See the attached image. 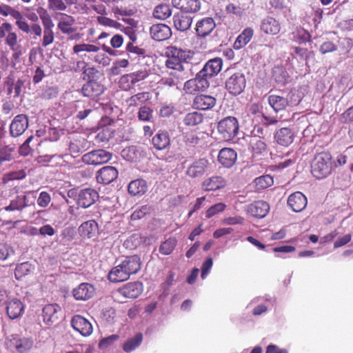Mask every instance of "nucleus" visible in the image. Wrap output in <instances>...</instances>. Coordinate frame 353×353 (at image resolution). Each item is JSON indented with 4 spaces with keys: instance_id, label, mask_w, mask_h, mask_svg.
<instances>
[{
    "instance_id": "864d4df0",
    "label": "nucleus",
    "mask_w": 353,
    "mask_h": 353,
    "mask_svg": "<svg viewBox=\"0 0 353 353\" xmlns=\"http://www.w3.org/2000/svg\"><path fill=\"white\" fill-rule=\"evenodd\" d=\"M250 146L255 154H261L266 151V144L259 138H254L250 141Z\"/></svg>"
},
{
    "instance_id": "9b49d317",
    "label": "nucleus",
    "mask_w": 353,
    "mask_h": 353,
    "mask_svg": "<svg viewBox=\"0 0 353 353\" xmlns=\"http://www.w3.org/2000/svg\"><path fill=\"white\" fill-rule=\"evenodd\" d=\"M269 105L272 109L278 112L285 110L288 106L296 104V101H293L292 94H289L287 97H283L276 94H270L268 99Z\"/></svg>"
},
{
    "instance_id": "ddd939ff",
    "label": "nucleus",
    "mask_w": 353,
    "mask_h": 353,
    "mask_svg": "<svg viewBox=\"0 0 353 353\" xmlns=\"http://www.w3.org/2000/svg\"><path fill=\"white\" fill-rule=\"evenodd\" d=\"M209 161L205 158L194 161L190 164L186 170V174L191 178L202 176L207 171Z\"/></svg>"
},
{
    "instance_id": "e433bc0d",
    "label": "nucleus",
    "mask_w": 353,
    "mask_h": 353,
    "mask_svg": "<svg viewBox=\"0 0 353 353\" xmlns=\"http://www.w3.org/2000/svg\"><path fill=\"white\" fill-rule=\"evenodd\" d=\"M152 145L158 150L167 148L170 143V139L168 132L159 131L152 138Z\"/></svg>"
},
{
    "instance_id": "f8f14e48",
    "label": "nucleus",
    "mask_w": 353,
    "mask_h": 353,
    "mask_svg": "<svg viewBox=\"0 0 353 353\" xmlns=\"http://www.w3.org/2000/svg\"><path fill=\"white\" fill-rule=\"evenodd\" d=\"M148 74L147 70L143 69L124 75L120 80L121 86L124 90H129L137 83L147 78Z\"/></svg>"
},
{
    "instance_id": "774afa93",
    "label": "nucleus",
    "mask_w": 353,
    "mask_h": 353,
    "mask_svg": "<svg viewBox=\"0 0 353 353\" xmlns=\"http://www.w3.org/2000/svg\"><path fill=\"white\" fill-rule=\"evenodd\" d=\"M183 89L190 94L200 91L194 78L187 81L183 85Z\"/></svg>"
},
{
    "instance_id": "f257e3e1",
    "label": "nucleus",
    "mask_w": 353,
    "mask_h": 353,
    "mask_svg": "<svg viewBox=\"0 0 353 353\" xmlns=\"http://www.w3.org/2000/svg\"><path fill=\"white\" fill-rule=\"evenodd\" d=\"M141 262L137 255L125 257L120 263L112 268L108 279L113 283L123 282L131 275L137 274L141 269Z\"/></svg>"
},
{
    "instance_id": "412c9836",
    "label": "nucleus",
    "mask_w": 353,
    "mask_h": 353,
    "mask_svg": "<svg viewBox=\"0 0 353 353\" xmlns=\"http://www.w3.org/2000/svg\"><path fill=\"white\" fill-rule=\"evenodd\" d=\"M94 293V287L88 283H82L72 290L73 296L78 301L88 300Z\"/></svg>"
},
{
    "instance_id": "e2e57ef3",
    "label": "nucleus",
    "mask_w": 353,
    "mask_h": 353,
    "mask_svg": "<svg viewBox=\"0 0 353 353\" xmlns=\"http://www.w3.org/2000/svg\"><path fill=\"white\" fill-rule=\"evenodd\" d=\"M151 211V207L148 205H142L140 208L136 209L131 215V218L133 220L140 219L149 214Z\"/></svg>"
},
{
    "instance_id": "13d9d810",
    "label": "nucleus",
    "mask_w": 353,
    "mask_h": 353,
    "mask_svg": "<svg viewBox=\"0 0 353 353\" xmlns=\"http://www.w3.org/2000/svg\"><path fill=\"white\" fill-rule=\"evenodd\" d=\"M226 208V205L223 203H216L210 207L205 212V217L210 219L214 215L223 212Z\"/></svg>"
},
{
    "instance_id": "603ef678",
    "label": "nucleus",
    "mask_w": 353,
    "mask_h": 353,
    "mask_svg": "<svg viewBox=\"0 0 353 353\" xmlns=\"http://www.w3.org/2000/svg\"><path fill=\"white\" fill-rule=\"evenodd\" d=\"M14 148L10 146H4L0 149V165L5 162L11 161L14 157Z\"/></svg>"
},
{
    "instance_id": "6e6552de",
    "label": "nucleus",
    "mask_w": 353,
    "mask_h": 353,
    "mask_svg": "<svg viewBox=\"0 0 353 353\" xmlns=\"http://www.w3.org/2000/svg\"><path fill=\"white\" fill-rule=\"evenodd\" d=\"M245 85V77L241 71L232 74L225 82V89L232 95L240 94L244 90Z\"/></svg>"
},
{
    "instance_id": "4468645a",
    "label": "nucleus",
    "mask_w": 353,
    "mask_h": 353,
    "mask_svg": "<svg viewBox=\"0 0 353 353\" xmlns=\"http://www.w3.org/2000/svg\"><path fill=\"white\" fill-rule=\"evenodd\" d=\"M71 325L74 330L79 332L82 336H90L93 331L90 322L81 315L74 316L70 321Z\"/></svg>"
},
{
    "instance_id": "cd10ccee",
    "label": "nucleus",
    "mask_w": 353,
    "mask_h": 353,
    "mask_svg": "<svg viewBox=\"0 0 353 353\" xmlns=\"http://www.w3.org/2000/svg\"><path fill=\"white\" fill-rule=\"evenodd\" d=\"M236 152L232 148H225L219 151L218 156L219 162L225 168H231L236 162Z\"/></svg>"
},
{
    "instance_id": "4be33fe9",
    "label": "nucleus",
    "mask_w": 353,
    "mask_h": 353,
    "mask_svg": "<svg viewBox=\"0 0 353 353\" xmlns=\"http://www.w3.org/2000/svg\"><path fill=\"white\" fill-rule=\"evenodd\" d=\"M118 176L117 170L112 166H105L97 172V181L103 184H109Z\"/></svg>"
},
{
    "instance_id": "69168bd1",
    "label": "nucleus",
    "mask_w": 353,
    "mask_h": 353,
    "mask_svg": "<svg viewBox=\"0 0 353 353\" xmlns=\"http://www.w3.org/2000/svg\"><path fill=\"white\" fill-rule=\"evenodd\" d=\"M97 21L99 24L104 26H108L117 29H119L121 27L120 23L117 21L103 16L98 17Z\"/></svg>"
},
{
    "instance_id": "58836bf2",
    "label": "nucleus",
    "mask_w": 353,
    "mask_h": 353,
    "mask_svg": "<svg viewBox=\"0 0 353 353\" xmlns=\"http://www.w3.org/2000/svg\"><path fill=\"white\" fill-rule=\"evenodd\" d=\"M254 31L251 28H245L236 38L234 48L239 50L244 47L252 39Z\"/></svg>"
},
{
    "instance_id": "6e6d98bb",
    "label": "nucleus",
    "mask_w": 353,
    "mask_h": 353,
    "mask_svg": "<svg viewBox=\"0 0 353 353\" xmlns=\"http://www.w3.org/2000/svg\"><path fill=\"white\" fill-rule=\"evenodd\" d=\"M248 7L246 6V3H244L241 6L235 5L234 3H229L225 7V10L228 13L234 14L237 16H241L245 12V10Z\"/></svg>"
},
{
    "instance_id": "bb28decb",
    "label": "nucleus",
    "mask_w": 353,
    "mask_h": 353,
    "mask_svg": "<svg viewBox=\"0 0 353 353\" xmlns=\"http://www.w3.org/2000/svg\"><path fill=\"white\" fill-rule=\"evenodd\" d=\"M142 292L143 284L139 281L128 283L119 290L121 295L130 299L138 297Z\"/></svg>"
},
{
    "instance_id": "2eb2a0df",
    "label": "nucleus",
    "mask_w": 353,
    "mask_h": 353,
    "mask_svg": "<svg viewBox=\"0 0 353 353\" xmlns=\"http://www.w3.org/2000/svg\"><path fill=\"white\" fill-rule=\"evenodd\" d=\"M28 127V119L25 114H18L12 121L10 125V133L12 137H17L23 134Z\"/></svg>"
},
{
    "instance_id": "dca6fc26",
    "label": "nucleus",
    "mask_w": 353,
    "mask_h": 353,
    "mask_svg": "<svg viewBox=\"0 0 353 353\" xmlns=\"http://www.w3.org/2000/svg\"><path fill=\"white\" fill-rule=\"evenodd\" d=\"M216 23L212 17H204L196 23V34L199 38H205L215 28Z\"/></svg>"
},
{
    "instance_id": "a211bd4d",
    "label": "nucleus",
    "mask_w": 353,
    "mask_h": 353,
    "mask_svg": "<svg viewBox=\"0 0 353 353\" xmlns=\"http://www.w3.org/2000/svg\"><path fill=\"white\" fill-rule=\"evenodd\" d=\"M75 19L68 14L59 13L57 23L58 29L64 34H70L76 31Z\"/></svg>"
},
{
    "instance_id": "c85d7f7f",
    "label": "nucleus",
    "mask_w": 353,
    "mask_h": 353,
    "mask_svg": "<svg viewBox=\"0 0 353 353\" xmlns=\"http://www.w3.org/2000/svg\"><path fill=\"white\" fill-rule=\"evenodd\" d=\"M216 104V99L212 96L206 94H199L194 97L193 106L199 110H210Z\"/></svg>"
},
{
    "instance_id": "7c9ffc66",
    "label": "nucleus",
    "mask_w": 353,
    "mask_h": 353,
    "mask_svg": "<svg viewBox=\"0 0 353 353\" xmlns=\"http://www.w3.org/2000/svg\"><path fill=\"white\" fill-rule=\"evenodd\" d=\"M223 61L219 57H215L205 63L202 70L207 76L212 77L217 75L222 69Z\"/></svg>"
},
{
    "instance_id": "a18cd8bd",
    "label": "nucleus",
    "mask_w": 353,
    "mask_h": 353,
    "mask_svg": "<svg viewBox=\"0 0 353 353\" xmlns=\"http://www.w3.org/2000/svg\"><path fill=\"white\" fill-rule=\"evenodd\" d=\"M143 335L141 333L137 334L134 337L127 341L123 345V350L130 352L135 350L141 343Z\"/></svg>"
},
{
    "instance_id": "bf43d9fd",
    "label": "nucleus",
    "mask_w": 353,
    "mask_h": 353,
    "mask_svg": "<svg viewBox=\"0 0 353 353\" xmlns=\"http://www.w3.org/2000/svg\"><path fill=\"white\" fill-rule=\"evenodd\" d=\"M138 118L143 121H150L153 118L152 110L148 106H142L138 112Z\"/></svg>"
},
{
    "instance_id": "9d476101",
    "label": "nucleus",
    "mask_w": 353,
    "mask_h": 353,
    "mask_svg": "<svg viewBox=\"0 0 353 353\" xmlns=\"http://www.w3.org/2000/svg\"><path fill=\"white\" fill-rule=\"evenodd\" d=\"M112 158V154L104 150H97L85 154L82 161L89 165H100L107 163Z\"/></svg>"
},
{
    "instance_id": "ea45409f",
    "label": "nucleus",
    "mask_w": 353,
    "mask_h": 353,
    "mask_svg": "<svg viewBox=\"0 0 353 353\" xmlns=\"http://www.w3.org/2000/svg\"><path fill=\"white\" fill-rule=\"evenodd\" d=\"M34 270V265L27 261L18 264L14 270V276L17 279H20L29 274Z\"/></svg>"
},
{
    "instance_id": "de8ad7c7",
    "label": "nucleus",
    "mask_w": 353,
    "mask_h": 353,
    "mask_svg": "<svg viewBox=\"0 0 353 353\" xmlns=\"http://www.w3.org/2000/svg\"><path fill=\"white\" fill-rule=\"evenodd\" d=\"M248 115L251 118L254 123H260L263 113L260 110V107L256 103H252L248 108Z\"/></svg>"
},
{
    "instance_id": "c756f323",
    "label": "nucleus",
    "mask_w": 353,
    "mask_h": 353,
    "mask_svg": "<svg viewBox=\"0 0 353 353\" xmlns=\"http://www.w3.org/2000/svg\"><path fill=\"white\" fill-rule=\"evenodd\" d=\"M147 182L142 179L132 181L128 186L129 194L132 196H141L148 191Z\"/></svg>"
},
{
    "instance_id": "b1692460",
    "label": "nucleus",
    "mask_w": 353,
    "mask_h": 353,
    "mask_svg": "<svg viewBox=\"0 0 353 353\" xmlns=\"http://www.w3.org/2000/svg\"><path fill=\"white\" fill-rule=\"evenodd\" d=\"M150 32L152 38L158 41L166 40L172 35L170 27L163 23L152 25L150 27Z\"/></svg>"
},
{
    "instance_id": "20e7f679",
    "label": "nucleus",
    "mask_w": 353,
    "mask_h": 353,
    "mask_svg": "<svg viewBox=\"0 0 353 353\" xmlns=\"http://www.w3.org/2000/svg\"><path fill=\"white\" fill-rule=\"evenodd\" d=\"M332 157L328 152H321L316 154L311 165L312 174L317 179L327 176L332 170Z\"/></svg>"
},
{
    "instance_id": "5fc2aeb1",
    "label": "nucleus",
    "mask_w": 353,
    "mask_h": 353,
    "mask_svg": "<svg viewBox=\"0 0 353 353\" xmlns=\"http://www.w3.org/2000/svg\"><path fill=\"white\" fill-rule=\"evenodd\" d=\"M48 8L53 12H63L67 9V5L63 0H48Z\"/></svg>"
},
{
    "instance_id": "680f3d73",
    "label": "nucleus",
    "mask_w": 353,
    "mask_h": 353,
    "mask_svg": "<svg viewBox=\"0 0 353 353\" xmlns=\"http://www.w3.org/2000/svg\"><path fill=\"white\" fill-rule=\"evenodd\" d=\"M273 77L277 83L284 84L287 81L288 74L283 68H275Z\"/></svg>"
},
{
    "instance_id": "c03bdc74",
    "label": "nucleus",
    "mask_w": 353,
    "mask_h": 353,
    "mask_svg": "<svg viewBox=\"0 0 353 353\" xmlns=\"http://www.w3.org/2000/svg\"><path fill=\"white\" fill-rule=\"evenodd\" d=\"M150 99V93L148 92H140L132 96L128 103L130 106H137Z\"/></svg>"
},
{
    "instance_id": "a19ab883",
    "label": "nucleus",
    "mask_w": 353,
    "mask_h": 353,
    "mask_svg": "<svg viewBox=\"0 0 353 353\" xmlns=\"http://www.w3.org/2000/svg\"><path fill=\"white\" fill-rule=\"evenodd\" d=\"M172 14V10L169 5L160 4L156 6L153 12V16L156 19H165L168 18Z\"/></svg>"
},
{
    "instance_id": "2f4dec72",
    "label": "nucleus",
    "mask_w": 353,
    "mask_h": 353,
    "mask_svg": "<svg viewBox=\"0 0 353 353\" xmlns=\"http://www.w3.org/2000/svg\"><path fill=\"white\" fill-rule=\"evenodd\" d=\"M294 133L289 128H283L275 134V139L278 144L283 146L290 145L294 139Z\"/></svg>"
},
{
    "instance_id": "a878e982",
    "label": "nucleus",
    "mask_w": 353,
    "mask_h": 353,
    "mask_svg": "<svg viewBox=\"0 0 353 353\" xmlns=\"http://www.w3.org/2000/svg\"><path fill=\"white\" fill-rule=\"evenodd\" d=\"M306 196L301 192H296L290 194L288 199V204L292 210L299 212L304 210L307 205Z\"/></svg>"
},
{
    "instance_id": "f704fd0d",
    "label": "nucleus",
    "mask_w": 353,
    "mask_h": 353,
    "mask_svg": "<svg viewBox=\"0 0 353 353\" xmlns=\"http://www.w3.org/2000/svg\"><path fill=\"white\" fill-rule=\"evenodd\" d=\"M184 75V73L172 72L169 77L163 78L161 81L164 85L168 88L175 87L176 89H179L182 85L183 80L185 79Z\"/></svg>"
},
{
    "instance_id": "0e129e2a",
    "label": "nucleus",
    "mask_w": 353,
    "mask_h": 353,
    "mask_svg": "<svg viewBox=\"0 0 353 353\" xmlns=\"http://www.w3.org/2000/svg\"><path fill=\"white\" fill-rule=\"evenodd\" d=\"M14 19L16 20V25L19 30L26 34L30 33L31 26L28 24L20 12L19 13V17Z\"/></svg>"
},
{
    "instance_id": "49530a36",
    "label": "nucleus",
    "mask_w": 353,
    "mask_h": 353,
    "mask_svg": "<svg viewBox=\"0 0 353 353\" xmlns=\"http://www.w3.org/2000/svg\"><path fill=\"white\" fill-rule=\"evenodd\" d=\"M254 183L258 190H263L273 185L274 179L270 175H263L255 179Z\"/></svg>"
},
{
    "instance_id": "8fccbe9b",
    "label": "nucleus",
    "mask_w": 353,
    "mask_h": 353,
    "mask_svg": "<svg viewBox=\"0 0 353 353\" xmlns=\"http://www.w3.org/2000/svg\"><path fill=\"white\" fill-rule=\"evenodd\" d=\"M26 79H18L15 82L12 83L8 88V92L10 93L12 91L14 92V97H18L25 89Z\"/></svg>"
},
{
    "instance_id": "09e8293b",
    "label": "nucleus",
    "mask_w": 353,
    "mask_h": 353,
    "mask_svg": "<svg viewBox=\"0 0 353 353\" xmlns=\"http://www.w3.org/2000/svg\"><path fill=\"white\" fill-rule=\"evenodd\" d=\"M210 78V77L207 76L206 73H204L201 70H200L196 74V77L194 79L196 81L197 86L199 87L200 91H203L209 88V79Z\"/></svg>"
},
{
    "instance_id": "4c0bfd02",
    "label": "nucleus",
    "mask_w": 353,
    "mask_h": 353,
    "mask_svg": "<svg viewBox=\"0 0 353 353\" xmlns=\"http://www.w3.org/2000/svg\"><path fill=\"white\" fill-rule=\"evenodd\" d=\"M98 230V225L96 221L90 220L83 223L79 228V232L83 238H92L96 235Z\"/></svg>"
},
{
    "instance_id": "f03ea898",
    "label": "nucleus",
    "mask_w": 353,
    "mask_h": 353,
    "mask_svg": "<svg viewBox=\"0 0 353 353\" xmlns=\"http://www.w3.org/2000/svg\"><path fill=\"white\" fill-rule=\"evenodd\" d=\"M166 53V67L178 73H183V71L189 67L190 61L192 59V54L190 51L175 47L169 48Z\"/></svg>"
},
{
    "instance_id": "3c124183",
    "label": "nucleus",
    "mask_w": 353,
    "mask_h": 353,
    "mask_svg": "<svg viewBox=\"0 0 353 353\" xmlns=\"http://www.w3.org/2000/svg\"><path fill=\"white\" fill-rule=\"evenodd\" d=\"M176 244L175 239L170 238L163 242L159 247V252L164 255H168L172 252Z\"/></svg>"
},
{
    "instance_id": "052dcab7",
    "label": "nucleus",
    "mask_w": 353,
    "mask_h": 353,
    "mask_svg": "<svg viewBox=\"0 0 353 353\" xmlns=\"http://www.w3.org/2000/svg\"><path fill=\"white\" fill-rule=\"evenodd\" d=\"M19 11L8 5H0V14L4 17L11 16L13 19H17V17H19Z\"/></svg>"
},
{
    "instance_id": "79ce46f5",
    "label": "nucleus",
    "mask_w": 353,
    "mask_h": 353,
    "mask_svg": "<svg viewBox=\"0 0 353 353\" xmlns=\"http://www.w3.org/2000/svg\"><path fill=\"white\" fill-rule=\"evenodd\" d=\"M203 116L198 112H192L187 114L183 119V123L188 126H194L202 123Z\"/></svg>"
},
{
    "instance_id": "39448f33",
    "label": "nucleus",
    "mask_w": 353,
    "mask_h": 353,
    "mask_svg": "<svg viewBox=\"0 0 353 353\" xmlns=\"http://www.w3.org/2000/svg\"><path fill=\"white\" fill-rule=\"evenodd\" d=\"M5 344L6 347L12 352L26 353L33 347L34 341L31 337L14 333L6 336Z\"/></svg>"
},
{
    "instance_id": "c9c22d12",
    "label": "nucleus",
    "mask_w": 353,
    "mask_h": 353,
    "mask_svg": "<svg viewBox=\"0 0 353 353\" xmlns=\"http://www.w3.org/2000/svg\"><path fill=\"white\" fill-rule=\"evenodd\" d=\"M226 183L221 176H214L208 178L202 183V189L205 191H214L225 187Z\"/></svg>"
},
{
    "instance_id": "4d7b16f0",
    "label": "nucleus",
    "mask_w": 353,
    "mask_h": 353,
    "mask_svg": "<svg viewBox=\"0 0 353 353\" xmlns=\"http://www.w3.org/2000/svg\"><path fill=\"white\" fill-rule=\"evenodd\" d=\"M201 8L199 0H185L184 3L183 12H196Z\"/></svg>"
},
{
    "instance_id": "338daca9",
    "label": "nucleus",
    "mask_w": 353,
    "mask_h": 353,
    "mask_svg": "<svg viewBox=\"0 0 353 353\" xmlns=\"http://www.w3.org/2000/svg\"><path fill=\"white\" fill-rule=\"evenodd\" d=\"M6 43L14 50L17 46V35L12 30H10L6 36Z\"/></svg>"
},
{
    "instance_id": "aec40b11",
    "label": "nucleus",
    "mask_w": 353,
    "mask_h": 353,
    "mask_svg": "<svg viewBox=\"0 0 353 353\" xmlns=\"http://www.w3.org/2000/svg\"><path fill=\"white\" fill-rule=\"evenodd\" d=\"M98 192L91 188H85L80 191L78 195L77 204L79 207L87 208L92 205L98 199Z\"/></svg>"
},
{
    "instance_id": "423d86ee",
    "label": "nucleus",
    "mask_w": 353,
    "mask_h": 353,
    "mask_svg": "<svg viewBox=\"0 0 353 353\" xmlns=\"http://www.w3.org/2000/svg\"><path fill=\"white\" fill-rule=\"evenodd\" d=\"M37 12L39 14V17L43 27V34L41 44L43 47H46L54 42V33L53 28L54 27V23L46 9L40 8L37 10Z\"/></svg>"
},
{
    "instance_id": "f3484780",
    "label": "nucleus",
    "mask_w": 353,
    "mask_h": 353,
    "mask_svg": "<svg viewBox=\"0 0 353 353\" xmlns=\"http://www.w3.org/2000/svg\"><path fill=\"white\" fill-rule=\"evenodd\" d=\"M270 210L269 204L263 201H258L245 207L247 214L256 218H263L268 213Z\"/></svg>"
},
{
    "instance_id": "1a4fd4ad",
    "label": "nucleus",
    "mask_w": 353,
    "mask_h": 353,
    "mask_svg": "<svg viewBox=\"0 0 353 353\" xmlns=\"http://www.w3.org/2000/svg\"><path fill=\"white\" fill-rule=\"evenodd\" d=\"M34 192L28 191L23 194L17 195L14 199L10 201V204L5 207L6 211H21L24 208L30 206L34 203L36 196Z\"/></svg>"
},
{
    "instance_id": "6ab92c4d",
    "label": "nucleus",
    "mask_w": 353,
    "mask_h": 353,
    "mask_svg": "<svg viewBox=\"0 0 353 353\" xmlns=\"http://www.w3.org/2000/svg\"><path fill=\"white\" fill-rule=\"evenodd\" d=\"M25 306L21 301L17 298L12 297L6 305V310L10 319L21 317L24 312Z\"/></svg>"
},
{
    "instance_id": "393cba45",
    "label": "nucleus",
    "mask_w": 353,
    "mask_h": 353,
    "mask_svg": "<svg viewBox=\"0 0 353 353\" xmlns=\"http://www.w3.org/2000/svg\"><path fill=\"white\" fill-rule=\"evenodd\" d=\"M61 307L57 304H48L43 307L42 316L43 322L48 325L55 323L59 318Z\"/></svg>"
},
{
    "instance_id": "37998d69",
    "label": "nucleus",
    "mask_w": 353,
    "mask_h": 353,
    "mask_svg": "<svg viewBox=\"0 0 353 353\" xmlns=\"http://www.w3.org/2000/svg\"><path fill=\"white\" fill-rule=\"evenodd\" d=\"M77 108H82V110H79L77 114V118L83 120L85 119L90 114L94 111L92 105L89 103H84L82 101H78L77 105Z\"/></svg>"
},
{
    "instance_id": "0eeeda50",
    "label": "nucleus",
    "mask_w": 353,
    "mask_h": 353,
    "mask_svg": "<svg viewBox=\"0 0 353 353\" xmlns=\"http://www.w3.org/2000/svg\"><path fill=\"white\" fill-rule=\"evenodd\" d=\"M217 130L224 140L230 141L238 134L239 122L234 117H227L218 123Z\"/></svg>"
},
{
    "instance_id": "473e14b6",
    "label": "nucleus",
    "mask_w": 353,
    "mask_h": 353,
    "mask_svg": "<svg viewBox=\"0 0 353 353\" xmlns=\"http://www.w3.org/2000/svg\"><path fill=\"white\" fill-rule=\"evenodd\" d=\"M81 92L83 96L94 98L103 92V87L95 81H90L83 85Z\"/></svg>"
},
{
    "instance_id": "5701e85b",
    "label": "nucleus",
    "mask_w": 353,
    "mask_h": 353,
    "mask_svg": "<svg viewBox=\"0 0 353 353\" xmlns=\"http://www.w3.org/2000/svg\"><path fill=\"white\" fill-rule=\"evenodd\" d=\"M260 28L266 34L276 35L281 30V24L275 18L268 16L261 20Z\"/></svg>"
},
{
    "instance_id": "7ed1b4c3",
    "label": "nucleus",
    "mask_w": 353,
    "mask_h": 353,
    "mask_svg": "<svg viewBox=\"0 0 353 353\" xmlns=\"http://www.w3.org/2000/svg\"><path fill=\"white\" fill-rule=\"evenodd\" d=\"M74 53L80 54L82 52L90 53L88 59L103 66L108 65L110 63V58L105 53L100 52V48L94 44L81 43L73 46Z\"/></svg>"
},
{
    "instance_id": "72a5a7b5",
    "label": "nucleus",
    "mask_w": 353,
    "mask_h": 353,
    "mask_svg": "<svg viewBox=\"0 0 353 353\" xmlns=\"http://www.w3.org/2000/svg\"><path fill=\"white\" fill-rule=\"evenodd\" d=\"M173 23L176 30L183 32L190 28L192 17L182 12L176 13L173 17Z\"/></svg>"
}]
</instances>
